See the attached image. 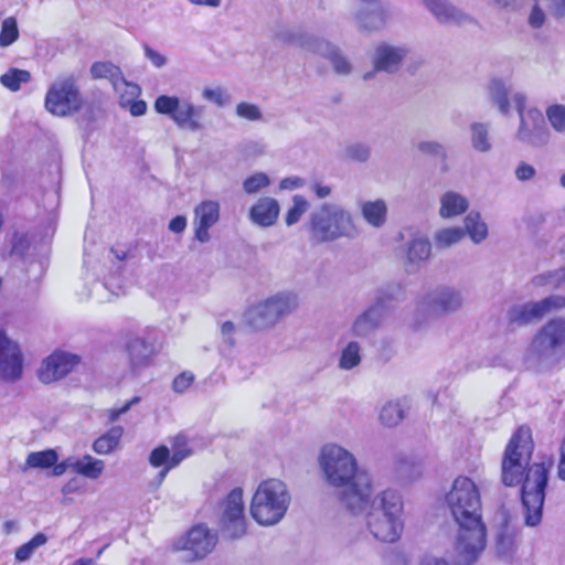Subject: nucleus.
<instances>
[{
	"label": "nucleus",
	"instance_id": "1",
	"mask_svg": "<svg viewBox=\"0 0 565 565\" xmlns=\"http://www.w3.org/2000/svg\"><path fill=\"white\" fill-rule=\"evenodd\" d=\"M446 503L458 526L455 541L456 565L475 564L487 544L479 487L466 476L457 477L446 494Z\"/></svg>",
	"mask_w": 565,
	"mask_h": 565
},
{
	"label": "nucleus",
	"instance_id": "2",
	"mask_svg": "<svg viewBox=\"0 0 565 565\" xmlns=\"http://www.w3.org/2000/svg\"><path fill=\"white\" fill-rule=\"evenodd\" d=\"M526 440L522 429L510 438L502 459L501 477L507 487H514L523 481L521 490L522 511L526 526H537L543 516L545 490L548 481V468L544 462H535L524 475V451Z\"/></svg>",
	"mask_w": 565,
	"mask_h": 565
},
{
	"label": "nucleus",
	"instance_id": "3",
	"mask_svg": "<svg viewBox=\"0 0 565 565\" xmlns=\"http://www.w3.org/2000/svg\"><path fill=\"white\" fill-rule=\"evenodd\" d=\"M320 466L328 483L338 491L341 504L352 514L366 508L372 495V479L359 469L355 457L338 445H327L320 454Z\"/></svg>",
	"mask_w": 565,
	"mask_h": 565
},
{
	"label": "nucleus",
	"instance_id": "4",
	"mask_svg": "<svg viewBox=\"0 0 565 565\" xmlns=\"http://www.w3.org/2000/svg\"><path fill=\"white\" fill-rule=\"evenodd\" d=\"M366 507H370L366 525L372 535L381 542H396L404 530V502L399 492L384 490Z\"/></svg>",
	"mask_w": 565,
	"mask_h": 565
},
{
	"label": "nucleus",
	"instance_id": "5",
	"mask_svg": "<svg viewBox=\"0 0 565 565\" xmlns=\"http://www.w3.org/2000/svg\"><path fill=\"white\" fill-rule=\"evenodd\" d=\"M309 230L311 238L317 243L354 238L359 234L351 213L334 203H322L310 213Z\"/></svg>",
	"mask_w": 565,
	"mask_h": 565
},
{
	"label": "nucleus",
	"instance_id": "6",
	"mask_svg": "<svg viewBox=\"0 0 565 565\" xmlns=\"http://www.w3.org/2000/svg\"><path fill=\"white\" fill-rule=\"evenodd\" d=\"M290 503L287 486L278 479L263 481L252 500L250 514L260 525H274L286 514Z\"/></svg>",
	"mask_w": 565,
	"mask_h": 565
},
{
	"label": "nucleus",
	"instance_id": "7",
	"mask_svg": "<svg viewBox=\"0 0 565 565\" xmlns=\"http://www.w3.org/2000/svg\"><path fill=\"white\" fill-rule=\"evenodd\" d=\"M404 299L405 292L399 285L387 286L375 299L374 303L354 319L350 329L351 334L360 339L369 338L380 328L384 316L390 309V302Z\"/></svg>",
	"mask_w": 565,
	"mask_h": 565
},
{
	"label": "nucleus",
	"instance_id": "8",
	"mask_svg": "<svg viewBox=\"0 0 565 565\" xmlns=\"http://www.w3.org/2000/svg\"><path fill=\"white\" fill-rule=\"evenodd\" d=\"M512 100L520 117L516 139L534 148L545 146L548 142L550 132L542 113L537 108L525 110L526 97L521 93H516Z\"/></svg>",
	"mask_w": 565,
	"mask_h": 565
},
{
	"label": "nucleus",
	"instance_id": "9",
	"mask_svg": "<svg viewBox=\"0 0 565 565\" xmlns=\"http://www.w3.org/2000/svg\"><path fill=\"white\" fill-rule=\"evenodd\" d=\"M153 108L158 114L169 116L181 129L192 132L204 129L201 121L204 108L189 100H181L178 96L160 95L156 98Z\"/></svg>",
	"mask_w": 565,
	"mask_h": 565
},
{
	"label": "nucleus",
	"instance_id": "10",
	"mask_svg": "<svg viewBox=\"0 0 565 565\" xmlns=\"http://www.w3.org/2000/svg\"><path fill=\"white\" fill-rule=\"evenodd\" d=\"M82 107L83 98L73 76L55 82L46 93L45 108L55 116L66 117Z\"/></svg>",
	"mask_w": 565,
	"mask_h": 565
},
{
	"label": "nucleus",
	"instance_id": "11",
	"mask_svg": "<svg viewBox=\"0 0 565 565\" xmlns=\"http://www.w3.org/2000/svg\"><path fill=\"white\" fill-rule=\"evenodd\" d=\"M565 349V318L548 320L533 337L530 352L539 362H547Z\"/></svg>",
	"mask_w": 565,
	"mask_h": 565
},
{
	"label": "nucleus",
	"instance_id": "12",
	"mask_svg": "<svg viewBox=\"0 0 565 565\" xmlns=\"http://www.w3.org/2000/svg\"><path fill=\"white\" fill-rule=\"evenodd\" d=\"M217 524L223 536L241 539L246 533L243 490L234 488L220 504Z\"/></svg>",
	"mask_w": 565,
	"mask_h": 565
},
{
	"label": "nucleus",
	"instance_id": "13",
	"mask_svg": "<svg viewBox=\"0 0 565 565\" xmlns=\"http://www.w3.org/2000/svg\"><path fill=\"white\" fill-rule=\"evenodd\" d=\"M463 302V295L459 289L439 286L419 301L418 309L426 311L428 316H448L459 311Z\"/></svg>",
	"mask_w": 565,
	"mask_h": 565
},
{
	"label": "nucleus",
	"instance_id": "14",
	"mask_svg": "<svg viewBox=\"0 0 565 565\" xmlns=\"http://www.w3.org/2000/svg\"><path fill=\"white\" fill-rule=\"evenodd\" d=\"M23 358L19 345L0 329V377L14 382L22 375Z\"/></svg>",
	"mask_w": 565,
	"mask_h": 565
},
{
	"label": "nucleus",
	"instance_id": "15",
	"mask_svg": "<svg viewBox=\"0 0 565 565\" xmlns=\"http://www.w3.org/2000/svg\"><path fill=\"white\" fill-rule=\"evenodd\" d=\"M79 360L76 354L56 351L43 361L38 376L45 384L58 381L71 373L79 363Z\"/></svg>",
	"mask_w": 565,
	"mask_h": 565
},
{
	"label": "nucleus",
	"instance_id": "16",
	"mask_svg": "<svg viewBox=\"0 0 565 565\" xmlns=\"http://www.w3.org/2000/svg\"><path fill=\"white\" fill-rule=\"evenodd\" d=\"M217 542V535L204 525L193 526L186 534L182 548L191 554L190 559H200L212 552Z\"/></svg>",
	"mask_w": 565,
	"mask_h": 565
},
{
	"label": "nucleus",
	"instance_id": "17",
	"mask_svg": "<svg viewBox=\"0 0 565 565\" xmlns=\"http://www.w3.org/2000/svg\"><path fill=\"white\" fill-rule=\"evenodd\" d=\"M220 218V204L215 201H203L194 209V238L207 243L211 238L209 230Z\"/></svg>",
	"mask_w": 565,
	"mask_h": 565
},
{
	"label": "nucleus",
	"instance_id": "18",
	"mask_svg": "<svg viewBox=\"0 0 565 565\" xmlns=\"http://www.w3.org/2000/svg\"><path fill=\"white\" fill-rule=\"evenodd\" d=\"M406 55L407 50L405 47L387 43L377 45L372 57L374 72L395 74L399 71Z\"/></svg>",
	"mask_w": 565,
	"mask_h": 565
},
{
	"label": "nucleus",
	"instance_id": "19",
	"mask_svg": "<svg viewBox=\"0 0 565 565\" xmlns=\"http://www.w3.org/2000/svg\"><path fill=\"white\" fill-rule=\"evenodd\" d=\"M543 318L539 301L514 303L508 308L505 313L508 326L512 329L535 324Z\"/></svg>",
	"mask_w": 565,
	"mask_h": 565
},
{
	"label": "nucleus",
	"instance_id": "20",
	"mask_svg": "<svg viewBox=\"0 0 565 565\" xmlns=\"http://www.w3.org/2000/svg\"><path fill=\"white\" fill-rule=\"evenodd\" d=\"M423 2L439 23L463 25L476 22L471 15L456 8L447 0H423Z\"/></svg>",
	"mask_w": 565,
	"mask_h": 565
},
{
	"label": "nucleus",
	"instance_id": "21",
	"mask_svg": "<svg viewBox=\"0 0 565 565\" xmlns=\"http://www.w3.org/2000/svg\"><path fill=\"white\" fill-rule=\"evenodd\" d=\"M280 206L276 199L264 196L249 209V220L260 227L274 225L279 216Z\"/></svg>",
	"mask_w": 565,
	"mask_h": 565
},
{
	"label": "nucleus",
	"instance_id": "22",
	"mask_svg": "<svg viewBox=\"0 0 565 565\" xmlns=\"http://www.w3.org/2000/svg\"><path fill=\"white\" fill-rule=\"evenodd\" d=\"M312 53L327 58L331 63L333 71L339 75H348L352 71V65L343 55L341 49L324 39L319 38Z\"/></svg>",
	"mask_w": 565,
	"mask_h": 565
},
{
	"label": "nucleus",
	"instance_id": "23",
	"mask_svg": "<svg viewBox=\"0 0 565 565\" xmlns=\"http://www.w3.org/2000/svg\"><path fill=\"white\" fill-rule=\"evenodd\" d=\"M354 19L361 31L374 32L385 26L387 12L381 3H375V6L360 9Z\"/></svg>",
	"mask_w": 565,
	"mask_h": 565
},
{
	"label": "nucleus",
	"instance_id": "24",
	"mask_svg": "<svg viewBox=\"0 0 565 565\" xmlns=\"http://www.w3.org/2000/svg\"><path fill=\"white\" fill-rule=\"evenodd\" d=\"M90 74L92 77L95 79L99 78H107L109 79L114 85L121 81L127 87H128V94L130 96H139L140 95V87L137 84L128 83L120 70L119 66L110 63V62H95L90 66Z\"/></svg>",
	"mask_w": 565,
	"mask_h": 565
},
{
	"label": "nucleus",
	"instance_id": "25",
	"mask_svg": "<svg viewBox=\"0 0 565 565\" xmlns=\"http://www.w3.org/2000/svg\"><path fill=\"white\" fill-rule=\"evenodd\" d=\"M130 367L137 373L140 369L149 365L153 354V345L142 338H134L127 343Z\"/></svg>",
	"mask_w": 565,
	"mask_h": 565
},
{
	"label": "nucleus",
	"instance_id": "26",
	"mask_svg": "<svg viewBox=\"0 0 565 565\" xmlns=\"http://www.w3.org/2000/svg\"><path fill=\"white\" fill-rule=\"evenodd\" d=\"M516 550V532L507 523L502 524L495 534L497 555L511 559Z\"/></svg>",
	"mask_w": 565,
	"mask_h": 565
},
{
	"label": "nucleus",
	"instance_id": "27",
	"mask_svg": "<svg viewBox=\"0 0 565 565\" xmlns=\"http://www.w3.org/2000/svg\"><path fill=\"white\" fill-rule=\"evenodd\" d=\"M276 322L284 316L292 312L297 307V297L294 294H278L263 301Z\"/></svg>",
	"mask_w": 565,
	"mask_h": 565
},
{
	"label": "nucleus",
	"instance_id": "28",
	"mask_svg": "<svg viewBox=\"0 0 565 565\" xmlns=\"http://www.w3.org/2000/svg\"><path fill=\"white\" fill-rule=\"evenodd\" d=\"M469 203L461 194L448 191L440 198V215L444 218L454 217L465 213Z\"/></svg>",
	"mask_w": 565,
	"mask_h": 565
},
{
	"label": "nucleus",
	"instance_id": "29",
	"mask_svg": "<svg viewBox=\"0 0 565 565\" xmlns=\"http://www.w3.org/2000/svg\"><path fill=\"white\" fill-rule=\"evenodd\" d=\"M244 321L254 330H263L276 323L274 316L263 302L248 308L244 313Z\"/></svg>",
	"mask_w": 565,
	"mask_h": 565
},
{
	"label": "nucleus",
	"instance_id": "30",
	"mask_svg": "<svg viewBox=\"0 0 565 565\" xmlns=\"http://www.w3.org/2000/svg\"><path fill=\"white\" fill-rule=\"evenodd\" d=\"M124 435L121 426H113L93 443V450L98 455H108L115 451Z\"/></svg>",
	"mask_w": 565,
	"mask_h": 565
},
{
	"label": "nucleus",
	"instance_id": "31",
	"mask_svg": "<svg viewBox=\"0 0 565 565\" xmlns=\"http://www.w3.org/2000/svg\"><path fill=\"white\" fill-rule=\"evenodd\" d=\"M470 143L475 151L487 153L492 149V140L490 137V127L484 122H472L469 126Z\"/></svg>",
	"mask_w": 565,
	"mask_h": 565
},
{
	"label": "nucleus",
	"instance_id": "32",
	"mask_svg": "<svg viewBox=\"0 0 565 565\" xmlns=\"http://www.w3.org/2000/svg\"><path fill=\"white\" fill-rule=\"evenodd\" d=\"M361 213L369 224L380 227L386 221L387 207L383 200L366 201L361 205Z\"/></svg>",
	"mask_w": 565,
	"mask_h": 565
},
{
	"label": "nucleus",
	"instance_id": "33",
	"mask_svg": "<svg viewBox=\"0 0 565 565\" xmlns=\"http://www.w3.org/2000/svg\"><path fill=\"white\" fill-rule=\"evenodd\" d=\"M73 470L86 478L97 479L102 476L105 463L100 459H96L90 455H85L81 459H76L73 463H71Z\"/></svg>",
	"mask_w": 565,
	"mask_h": 565
},
{
	"label": "nucleus",
	"instance_id": "34",
	"mask_svg": "<svg viewBox=\"0 0 565 565\" xmlns=\"http://www.w3.org/2000/svg\"><path fill=\"white\" fill-rule=\"evenodd\" d=\"M276 38L287 44H292L312 52L319 38L301 31L284 30L276 34Z\"/></svg>",
	"mask_w": 565,
	"mask_h": 565
},
{
	"label": "nucleus",
	"instance_id": "35",
	"mask_svg": "<svg viewBox=\"0 0 565 565\" xmlns=\"http://www.w3.org/2000/svg\"><path fill=\"white\" fill-rule=\"evenodd\" d=\"M465 234L467 233L476 244L483 242L488 236V226L480 220V214L470 212L465 217Z\"/></svg>",
	"mask_w": 565,
	"mask_h": 565
},
{
	"label": "nucleus",
	"instance_id": "36",
	"mask_svg": "<svg viewBox=\"0 0 565 565\" xmlns=\"http://www.w3.org/2000/svg\"><path fill=\"white\" fill-rule=\"evenodd\" d=\"M489 96L491 102L498 106L499 110L503 115H508L510 111L509 102V89L505 87L501 79H492L489 84Z\"/></svg>",
	"mask_w": 565,
	"mask_h": 565
},
{
	"label": "nucleus",
	"instance_id": "37",
	"mask_svg": "<svg viewBox=\"0 0 565 565\" xmlns=\"http://www.w3.org/2000/svg\"><path fill=\"white\" fill-rule=\"evenodd\" d=\"M362 361L361 345L358 341H350L341 350L338 366L341 370L349 371L356 367Z\"/></svg>",
	"mask_w": 565,
	"mask_h": 565
},
{
	"label": "nucleus",
	"instance_id": "38",
	"mask_svg": "<svg viewBox=\"0 0 565 565\" xmlns=\"http://www.w3.org/2000/svg\"><path fill=\"white\" fill-rule=\"evenodd\" d=\"M31 81V73L25 70H19L15 67L9 68L4 74L0 76V83L2 86L11 92H18L22 84Z\"/></svg>",
	"mask_w": 565,
	"mask_h": 565
},
{
	"label": "nucleus",
	"instance_id": "39",
	"mask_svg": "<svg viewBox=\"0 0 565 565\" xmlns=\"http://www.w3.org/2000/svg\"><path fill=\"white\" fill-rule=\"evenodd\" d=\"M47 542V536L40 532L35 534L30 541L22 544L15 550L14 557L19 563L29 561L34 554L35 550L43 546Z\"/></svg>",
	"mask_w": 565,
	"mask_h": 565
},
{
	"label": "nucleus",
	"instance_id": "40",
	"mask_svg": "<svg viewBox=\"0 0 565 565\" xmlns=\"http://www.w3.org/2000/svg\"><path fill=\"white\" fill-rule=\"evenodd\" d=\"M58 457L55 450L47 449L28 455L25 463L31 468L47 469L55 465Z\"/></svg>",
	"mask_w": 565,
	"mask_h": 565
},
{
	"label": "nucleus",
	"instance_id": "41",
	"mask_svg": "<svg viewBox=\"0 0 565 565\" xmlns=\"http://www.w3.org/2000/svg\"><path fill=\"white\" fill-rule=\"evenodd\" d=\"M404 418V409L398 402L386 403L380 413V419L387 427L396 426Z\"/></svg>",
	"mask_w": 565,
	"mask_h": 565
},
{
	"label": "nucleus",
	"instance_id": "42",
	"mask_svg": "<svg viewBox=\"0 0 565 565\" xmlns=\"http://www.w3.org/2000/svg\"><path fill=\"white\" fill-rule=\"evenodd\" d=\"M465 237V231L460 227H448L435 234V244L438 248H447Z\"/></svg>",
	"mask_w": 565,
	"mask_h": 565
},
{
	"label": "nucleus",
	"instance_id": "43",
	"mask_svg": "<svg viewBox=\"0 0 565 565\" xmlns=\"http://www.w3.org/2000/svg\"><path fill=\"white\" fill-rule=\"evenodd\" d=\"M431 250L430 242L427 238H414L408 246L407 257L409 262H420L429 257Z\"/></svg>",
	"mask_w": 565,
	"mask_h": 565
},
{
	"label": "nucleus",
	"instance_id": "44",
	"mask_svg": "<svg viewBox=\"0 0 565 565\" xmlns=\"http://www.w3.org/2000/svg\"><path fill=\"white\" fill-rule=\"evenodd\" d=\"M309 202L302 195L296 194L292 198V206L287 211L285 222L288 226L295 225L308 211Z\"/></svg>",
	"mask_w": 565,
	"mask_h": 565
},
{
	"label": "nucleus",
	"instance_id": "45",
	"mask_svg": "<svg viewBox=\"0 0 565 565\" xmlns=\"http://www.w3.org/2000/svg\"><path fill=\"white\" fill-rule=\"evenodd\" d=\"M19 38L17 19L9 17L2 21L0 31V46L7 47L13 44Z\"/></svg>",
	"mask_w": 565,
	"mask_h": 565
},
{
	"label": "nucleus",
	"instance_id": "46",
	"mask_svg": "<svg viewBox=\"0 0 565 565\" xmlns=\"http://www.w3.org/2000/svg\"><path fill=\"white\" fill-rule=\"evenodd\" d=\"M344 153L352 161L366 162L371 157V147L364 142H353L345 147Z\"/></svg>",
	"mask_w": 565,
	"mask_h": 565
},
{
	"label": "nucleus",
	"instance_id": "47",
	"mask_svg": "<svg viewBox=\"0 0 565 565\" xmlns=\"http://www.w3.org/2000/svg\"><path fill=\"white\" fill-rule=\"evenodd\" d=\"M270 184L269 177L264 172L249 175L243 182V189L247 194H255Z\"/></svg>",
	"mask_w": 565,
	"mask_h": 565
},
{
	"label": "nucleus",
	"instance_id": "48",
	"mask_svg": "<svg viewBox=\"0 0 565 565\" xmlns=\"http://www.w3.org/2000/svg\"><path fill=\"white\" fill-rule=\"evenodd\" d=\"M417 149L423 154L439 158L441 161L447 160V150L445 146L438 141L435 140H423L419 141L417 145Z\"/></svg>",
	"mask_w": 565,
	"mask_h": 565
},
{
	"label": "nucleus",
	"instance_id": "49",
	"mask_svg": "<svg viewBox=\"0 0 565 565\" xmlns=\"http://www.w3.org/2000/svg\"><path fill=\"white\" fill-rule=\"evenodd\" d=\"M546 116L552 127L562 132L565 130V106L564 105H553L550 106L546 110Z\"/></svg>",
	"mask_w": 565,
	"mask_h": 565
},
{
	"label": "nucleus",
	"instance_id": "50",
	"mask_svg": "<svg viewBox=\"0 0 565 565\" xmlns=\"http://www.w3.org/2000/svg\"><path fill=\"white\" fill-rule=\"evenodd\" d=\"M543 316L565 309V296L550 295L541 300H537Z\"/></svg>",
	"mask_w": 565,
	"mask_h": 565
},
{
	"label": "nucleus",
	"instance_id": "51",
	"mask_svg": "<svg viewBox=\"0 0 565 565\" xmlns=\"http://www.w3.org/2000/svg\"><path fill=\"white\" fill-rule=\"evenodd\" d=\"M236 115L241 118L250 120V121H257L263 118V114L260 108L250 103L242 102L237 104L236 106Z\"/></svg>",
	"mask_w": 565,
	"mask_h": 565
},
{
	"label": "nucleus",
	"instance_id": "52",
	"mask_svg": "<svg viewBox=\"0 0 565 565\" xmlns=\"http://www.w3.org/2000/svg\"><path fill=\"white\" fill-rule=\"evenodd\" d=\"M134 97L135 96H131V98H129L125 95H121L119 99L120 107L128 109L129 113L135 117L145 115L147 111V103L142 99L134 100Z\"/></svg>",
	"mask_w": 565,
	"mask_h": 565
},
{
	"label": "nucleus",
	"instance_id": "53",
	"mask_svg": "<svg viewBox=\"0 0 565 565\" xmlns=\"http://www.w3.org/2000/svg\"><path fill=\"white\" fill-rule=\"evenodd\" d=\"M169 461V448L164 445L158 446L151 450L149 455V463L153 468H162L168 466Z\"/></svg>",
	"mask_w": 565,
	"mask_h": 565
},
{
	"label": "nucleus",
	"instance_id": "54",
	"mask_svg": "<svg viewBox=\"0 0 565 565\" xmlns=\"http://www.w3.org/2000/svg\"><path fill=\"white\" fill-rule=\"evenodd\" d=\"M202 96L204 99L210 100L218 106H224L230 99V96L221 87L204 88Z\"/></svg>",
	"mask_w": 565,
	"mask_h": 565
},
{
	"label": "nucleus",
	"instance_id": "55",
	"mask_svg": "<svg viewBox=\"0 0 565 565\" xmlns=\"http://www.w3.org/2000/svg\"><path fill=\"white\" fill-rule=\"evenodd\" d=\"M194 375L190 372H183L173 380V390L177 393H183L193 383Z\"/></svg>",
	"mask_w": 565,
	"mask_h": 565
},
{
	"label": "nucleus",
	"instance_id": "56",
	"mask_svg": "<svg viewBox=\"0 0 565 565\" xmlns=\"http://www.w3.org/2000/svg\"><path fill=\"white\" fill-rule=\"evenodd\" d=\"M529 24L533 29H540L545 23V13L539 4H535L529 15Z\"/></svg>",
	"mask_w": 565,
	"mask_h": 565
},
{
	"label": "nucleus",
	"instance_id": "57",
	"mask_svg": "<svg viewBox=\"0 0 565 565\" xmlns=\"http://www.w3.org/2000/svg\"><path fill=\"white\" fill-rule=\"evenodd\" d=\"M190 455L191 450L188 448H175L172 454L169 451V461L167 467H170V469L178 467Z\"/></svg>",
	"mask_w": 565,
	"mask_h": 565
},
{
	"label": "nucleus",
	"instance_id": "58",
	"mask_svg": "<svg viewBox=\"0 0 565 565\" xmlns=\"http://www.w3.org/2000/svg\"><path fill=\"white\" fill-rule=\"evenodd\" d=\"M140 402V397L135 396L130 401L126 402L121 407L119 408H113L109 411L108 419L110 423H115L119 419V417L124 414H126L132 405Z\"/></svg>",
	"mask_w": 565,
	"mask_h": 565
},
{
	"label": "nucleus",
	"instance_id": "59",
	"mask_svg": "<svg viewBox=\"0 0 565 565\" xmlns=\"http://www.w3.org/2000/svg\"><path fill=\"white\" fill-rule=\"evenodd\" d=\"M536 171L533 166L521 162L515 169V177L519 181H529L534 178Z\"/></svg>",
	"mask_w": 565,
	"mask_h": 565
},
{
	"label": "nucleus",
	"instance_id": "60",
	"mask_svg": "<svg viewBox=\"0 0 565 565\" xmlns=\"http://www.w3.org/2000/svg\"><path fill=\"white\" fill-rule=\"evenodd\" d=\"M146 57L156 66L162 67L167 64V58L159 52L151 49L148 44L143 45Z\"/></svg>",
	"mask_w": 565,
	"mask_h": 565
},
{
	"label": "nucleus",
	"instance_id": "61",
	"mask_svg": "<svg viewBox=\"0 0 565 565\" xmlns=\"http://www.w3.org/2000/svg\"><path fill=\"white\" fill-rule=\"evenodd\" d=\"M557 274H553V270L545 271V273H542V274H539V275L534 276L532 278L531 282L535 287H543V286H551V287H553V278Z\"/></svg>",
	"mask_w": 565,
	"mask_h": 565
},
{
	"label": "nucleus",
	"instance_id": "62",
	"mask_svg": "<svg viewBox=\"0 0 565 565\" xmlns=\"http://www.w3.org/2000/svg\"><path fill=\"white\" fill-rule=\"evenodd\" d=\"M188 221L183 215H177L169 222V230L173 233H182L186 227Z\"/></svg>",
	"mask_w": 565,
	"mask_h": 565
},
{
	"label": "nucleus",
	"instance_id": "63",
	"mask_svg": "<svg viewBox=\"0 0 565 565\" xmlns=\"http://www.w3.org/2000/svg\"><path fill=\"white\" fill-rule=\"evenodd\" d=\"M305 181L299 177H288L280 181V189L282 190H295L301 188Z\"/></svg>",
	"mask_w": 565,
	"mask_h": 565
},
{
	"label": "nucleus",
	"instance_id": "64",
	"mask_svg": "<svg viewBox=\"0 0 565 565\" xmlns=\"http://www.w3.org/2000/svg\"><path fill=\"white\" fill-rule=\"evenodd\" d=\"M552 14L559 19L565 17V0H551Z\"/></svg>",
	"mask_w": 565,
	"mask_h": 565
}]
</instances>
